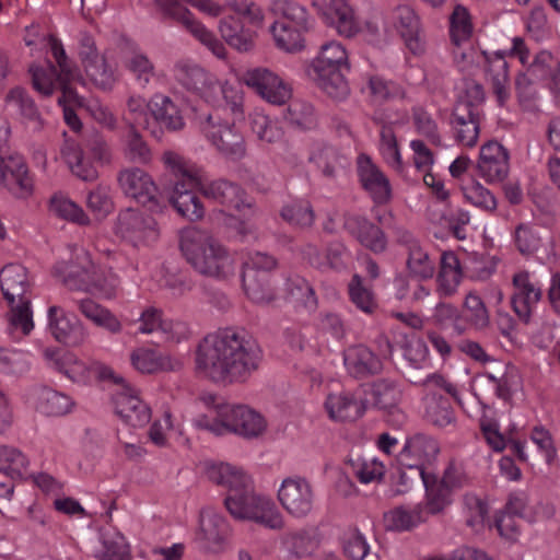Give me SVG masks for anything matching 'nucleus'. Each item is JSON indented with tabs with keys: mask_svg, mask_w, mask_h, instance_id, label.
<instances>
[{
	"mask_svg": "<svg viewBox=\"0 0 560 560\" xmlns=\"http://www.w3.org/2000/svg\"><path fill=\"white\" fill-rule=\"evenodd\" d=\"M261 358L258 345L244 332L225 329L202 339L196 366L212 381L231 384L246 381L258 369Z\"/></svg>",
	"mask_w": 560,
	"mask_h": 560,
	"instance_id": "nucleus-1",
	"label": "nucleus"
},
{
	"mask_svg": "<svg viewBox=\"0 0 560 560\" xmlns=\"http://www.w3.org/2000/svg\"><path fill=\"white\" fill-rule=\"evenodd\" d=\"M205 475L226 490L224 506L233 518L271 530L284 528L283 514L270 498L255 491L250 476L243 468L228 463H206Z\"/></svg>",
	"mask_w": 560,
	"mask_h": 560,
	"instance_id": "nucleus-2",
	"label": "nucleus"
},
{
	"mask_svg": "<svg viewBox=\"0 0 560 560\" xmlns=\"http://www.w3.org/2000/svg\"><path fill=\"white\" fill-rule=\"evenodd\" d=\"M179 246L187 262L201 276L221 280L235 271L233 256L207 231L185 230Z\"/></svg>",
	"mask_w": 560,
	"mask_h": 560,
	"instance_id": "nucleus-3",
	"label": "nucleus"
},
{
	"mask_svg": "<svg viewBox=\"0 0 560 560\" xmlns=\"http://www.w3.org/2000/svg\"><path fill=\"white\" fill-rule=\"evenodd\" d=\"M192 424L214 435L235 434L245 440L262 436L268 428L266 418L247 405L222 402L213 406L207 413L199 415Z\"/></svg>",
	"mask_w": 560,
	"mask_h": 560,
	"instance_id": "nucleus-4",
	"label": "nucleus"
},
{
	"mask_svg": "<svg viewBox=\"0 0 560 560\" xmlns=\"http://www.w3.org/2000/svg\"><path fill=\"white\" fill-rule=\"evenodd\" d=\"M165 167L177 178L168 200L176 212L190 221L199 220L205 209L195 190L201 191L203 171L194 162L175 151H165L162 155Z\"/></svg>",
	"mask_w": 560,
	"mask_h": 560,
	"instance_id": "nucleus-5",
	"label": "nucleus"
},
{
	"mask_svg": "<svg viewBox=\"0 0 560 560\" xmlns=\"http://www.w3.org/2000/svg\"><path fill=\"white\" fill-rule=\"evenodd\" d=\"M350 70L349 54L346 47L329 40L323 44L308 67V75L328 97L343 101L350 93L346 72Z\"/></svg>",
	"mask_w": 560,
	"mask_h": 560,
	"instance_id": "nucleus-6",
	"label": "nucleus"
},
{
	"mask_svg": "<svg viewBox=\"0 0 560 560\" xmlns=\"http://www.w3.org/2000/svg\"><path fill=\"white\" fill-rule=\"evenodd\" d=\"M154 4L166 19H171L185 26L203 46L215 57L224 59L226 48L224 44L202 23L197 21L194 14L182 4L186 2L203 14L217 18L223 13V7L213 0H153Z\"/></svg>",
	"mask_w": 560,
	"mask_h": 560,
	"instance_id": "nucleus-7",
	"label": "nucleus"
},
{
	"mask_svg": "<svg viewBox=\"0 0 560 560\" xmlns=\"http://www.w3.org/2000/svg\"><path fill=\"white\" fill-rule=\"evenodd\" d=\"M9 122L0 117V189L18 199H27L34 191V179L25 159L18 152H4L10 138Z\"/></svg>",
	"mask_w": 560,
	"mask_h": 560,
	"instance_id": "nucleus-8",
	"label": "nucleus"
},
{
	"mask_svg": "<svg viewBox=\"0 0 560 560\" xmlns=\"http://www.w3.org/2000/svg\"><path fill=\"white\" fill-rule=\"evenodd\" d=\"M114 231L116 236L136 248L149 247L161 236V228L154 214L133 208L119 212Z\"/></svg>",
	"mask_w": 560,
	"mask_h": 560,
	"instance_id": "nucleus-9",
	"label": "nucleus"
},
{
	"mask_svg": "<svg viewBox=\"0 0 560 560\" xmlns=\"http://www.w3.org/2000/svg\"><path fill=\"white\" fill-rule=\"evenodd\" d=\"M198 127L215 151L230 161H240L246 156L247 147L242 131L234 125L222 121L213 115H202Z\"/></svg>",
	"mask_w": 560,
	"mask_h": 560,
	"instance_id": "nucleus-10",
	"label": "nucleus"
},
{
	"mask_svg": "<svg viewBox=\"0 0 560 560\" xmlns=\"http://www.w3.org/2000/svg\"><path fill=\"white\" fill-rule=\"evenodd\" d=\"M277 498L282 509L290 516L301 520L312 513L315 503V491L306 478L290 476L281 481Z\"/></svg>",
	"mask_w": 560,
	"mask_h": 560,
	"instance_id": "nucleus-11",
	"label": "nucleus"
},
{
	"mask_svg": "<svg viewBox=\"0 0 560 560\" xmlns=\"http://www.w3.org/2000/svg\"><path fill=\"white\" fill-rule=\"evenodd\" d=\"M96 269L90 253L82 247L73 246L71 259L58 262L54 272L70 290L90 292Z\"/></svg>",
	"mask_w": 560,
	"mask_h": 560,
	"instance_id": "nucleus-12",
	"label": "nucleus"
},
{
	"mask_svg": "<svg viewBox=\"0 0 560 560\" xmlns=\"http://www.w3.org/2000/svg\"><path fill=\"white\" fill-rule=\"evenodd\" d=\"M243 82L259 97L272 105H283L292 96V88L279 74L268 68L248 69Z\"/></svg>",
	"mask_w": 560,
	"mask_h": 560,
	"instance_id": "nucleus-13",
	"label": "nucleus"
},
{
	"mask_svg": "<svg viewBox=\"0 0 560 560\" xmlns=\"http://www.w3.org/2000/svg\"><path fill=\"white\" fill-rule=\"evenodd\" d=\"M114 383L119 386L114 394L116 413L131 427L145 425L151 419V409L140 397L139 390L122 377Z\"/></svg>",
	"mask_w": 560,
	"mask_h": 560,
	"instance_id": "nucleus-14",
	"label": "nucleus"
},
{
	"mask_svg": "<svg viewBox=\"0 0 560 560\" xmlns=\"http://www.w3.org/2000/svg\"><path fill=\"white\" fill-rule=\"evenodd\" d=\"M513 294L511 304L518 318L528 323L542 296L540 282L528 271H520L513 276Z\"/></svg>",
	"mask_w": 560,
	"mask_h": 560,
	"instance_id": "nucleus-15",
	"label": "nucleus"
},
{
	"mask_svg": "<svg viewBox=\"0 0 560 560\" xmlns=\"http://www.w3.org/2000/svg\"><path fill=\"white\" fill-rule=\"evenodd\" d=\"M140 334H158L165 341L180 342L189 335L186 323L165 318L163 312L155 307H147L138 319Z\"/></svg>",
	"mask_w": 560,
	"mask_h": 560,
	"instance_id": "nucleus-16",
	"label": "nucleus"
},
{
	"mask_svg": "<svg viewBox=\"0 0 560 560\" xmlns=\"http://www.w3.org/2000/svg\"><path fill=\"white\" fill-rule=\"evenodd\" d=\"M439 452V444L432 436L416 433L407 438L400 453V460L417 477H420V471H425L424 466L435 460Z\"/></svg>",
	"mask_w": 560,
	"mask_h": 560,
	"instance_id": "nucleus-17",
	"label": "nucleus"
},
{
	"mask_svg": "<svg viewBox=\"0 0 560 560\" xmlns=\"http://www.w3.org/2000/svg\"><path fill=\"white\" fill-rule=\"evenodd\" d=\"M79 56L89 79L101 89H110L115 83V73L106 58L98 54L92 37L81 39Z\"/></svg>",
	"mask_w": 560,
	"mask_h": 560,
	"instance_id": "nucleus-18",
	"label": "nucleus"
},
{
	"mask_svg": "<svg viewBox=\"0 0 560 560\" xmlns=\"http://www.w3.org/2000/svg\"><path fill=\"white\" fill-rule=\"evenodd\" d=\"M452 129L456 141L468 148L477 144L480 133V113L472 102L459 101L452 114Z\"/></svg>",
	"mask_w": 560,
	"mask_h": 560,
	"instance_id": "nucleus-19",
	"label": "nucleus"
},
{
	"mask_svg": "<svg viewBox=\"0 0 560 560\" xmlns=\"http://www.w3.org/2000/svg\"><path fill=\"white\" fill-rule=\"evenodd\" d=\"M55 369L74 383H86L91 374L102 381H121V376L116 375L112 368L102 363L88 366L70 352L63 353L55 361Z\"/></svg>",
	"mask_w": 560,
	"mask_h": 560,
	"instance_id": "nucleus-20",
	"label": "nucleus"
},
{
	"mask_svg": "<svg viewBox=\"0 0 560 560\" xmlns=\"http://www.w3.org/2000/svg\"><path fill=\"white\" fill-rule=\"evenodd\" d=\"M509 153L497 141L485 143L477 162L478 175L489 184L503 182L509 174Z\"/></svg>",
	"mask_w": 560,
	"mask_h": 560,
	"instance_id": "nucleus-21",
	"label": "nucleus"
},
{
	"mask_svg": "<svg viewBox=\"0 0 560 560\" xmlns=\"http://www.w3.org/2000/svg\"><path fill=\"white\" fill-rule=\"evenodd\" d=\"M313 7L339 35L352 37L359 32L354 12L346 0H313Z\"/></svg>",
	"mask_w": 560,
	"mask_h": 560,
	"instance_id": "nucleus-22",
	"label": "nucleus"
},
{
	"mask_svg": "<svg viewBox=\"0 0 560 560\" xmlns=\"http://www.w3.org/2000/svg\"><path fill=\"white\" fill-rule=\"evenodd\" d=\"M228 533L229 524L218 510L211 506L201 510L197 538L205 549L212 552L220 551Z\"/></svg>",
	"mask_w": 560,
	"mask_h": 560,
	"instance_id": "nucleus-23",
	"label": "nucleus"
},
{
	"mask_svg": "<svg viewBox=\"0 0 560 560\" xmlns=\"http://www.w3.org/2000/svg\"><path fill=\"white\" fill-rule=\"evenodd\" d=\"M28 401L38 412L49 417L65 416L74 407L69 395L48 386L34 387L28 394Z\"/></svg>",
	"mask_w": 560,
	"mask_h": 560,
	"instance_id": "nucleus-24",
	"label": "nucleus"
},
{
	"mask_svg": "<svg viewBox=\"0 0 560 560\" xmlns=\"http://www.w3.org/2000/svg\"><path fill=\"white\" fill-rule=\"evenodd\" d=\"M358 175L374 202L385 203L390 199L392 188L388 178L368 155L362 154L358 158Z\"/></svg>",
	"mask_w": 560,
	"mask_h": 560,
	"instance_id": "nucleus-25",
	"label": "nucleus"
},
{
	"mask_svg": "<svg viewBox=\"0 0 560 560\" xmlns=\"http://www.w3.org/2000/svg\"><path fill=\"white\" fill-rule=\"evenodd\" d=\"M394 25L402 37L406 47L413 55L424 52V40L421 36L420 19L409 5H398L393 11Z\"/></svg>",
	"mask_w": 560,
	"mask_h": 560,
	"instance_id": "nucleus-26",
	"label": "nucleus"
},
{
	"mask_svg": "<svg viewBox=\"0 0 560 560\" xmlns=\"http://www.w3.org/2000/svg\"><path fill=\"white\" fill-rule=\"evenodd\" d=\"M118 182L125 195L139 203L154 202L158 188L152 177L143 170L138 167L124 170L119 173Z\"/></svg>",
	"mask_w": 560,
	"mask_h": 560,
	"instance_id": "nucleus-27",
	"label": "nucleus"
},
{
	"mask_svg": "<svg viewBox=\"0 0 560 560\" xmlns=\"http://www.w3.org/2000/svg\"><path fill=\"white\" fill-rule=\"evenodd\" d=\"M483 59L486 60V80L490 84L498 104L503 106L511 96V81L505 55L498 51L485 55Z\"/></svg>",
	"mask_w": 560,
	"mask_h": 560,
	"instance_id": "nucleus-28",
	"label": "nucleus"
},
{
	"mask_svg": "<svg viewBox=\"0 0 560 560\" xmlns=\"http://www.w3.org/2000/svg\"><path fill=\"white\" fill-rule=\"evenodd\" d=\"M201 192L205 197L242 212L247 210L254 213L252 201L245 197L243 189L231 182L219 179L205 185L202 183Z\"/></svg>",
	"mask_w": 560,
	"mask_h": 560,
	"instance_id": "nucleus-29",
	"label": "nucleus"
},
{
	"mask_svg": "<svg viewBox=\"0 0 560 560\" xmlns=\"http://www.w3.org/2000/svg\"><path fill=\"white\" fill-rule=\"evenodd\" d=\"M177 78L184 88L198 94L206 102L219 103V81L202 68L198 66L182 68Z\"/></svg>",
	"mask_w": 560,
	"mask_h": 560,
	"instance_id": "nucleus-30",
	"label": "nucleus"
},
{
	"mask_svg": "<svg viewBox=\"0 0 560 560\" xmlns=\"http://www.w3.org/2000/svg\"><path fill=\"white\" fill-rule=\"evenodd\" d=\"M148 109L150 118L161 129L177 131L185 126L179 106L166 95L154 94L148 103Z\"/></svg>",
	"mask_w": 560,
	"mask_h": 560,
	"instance_id": "nucleus-31",
	"label": "nucleus"
},
{
	"mask_svg": "<svg viewBox=\"0 0 560 560\" xmlns=\"http://www.w3.org/2000/svg\"><path fill=\"white\" fill-rule=\"evenodd\" d=\"M48 328L56 340L68 346H77L84 339V331L80 323L70 318L59 306L48 308Z\"/></svg>",
	"mask_w": 560,
	"mask_h": 560,
	"instance_id": "nucleus-32",
	"label": "nucleus"
},
{
	"mask_svg": "<svg viewBox=\"0 0 560 560\" xmlns=\"http://www.w3.org/2000/svg\"><path fill=\"white\" fill-rule=\"evenodd\" d=\"M7 108L19 114L23 124L33 131H40L44 127V119L31 95L20 86L11 89L5 97Z\"/></svg>",
	"mask_w": 560,
	"mask_h": 560,
	"instance_id": "nucleus-33",
	"label": "nucleus"
},
{
	"mask_svg": "<svg viewBox=\"0 0 560 560\" xmlns=\"http://www.w3.org/2000/svg\"><path fill=\"white\" fill-rule=\"evenodd\" d=\"M345 228L372 252L381 253L386 248V237L383 231L365 218L358 214H348L345 218Z\"/></svg>",
	"mask_w": 560,
	"mask_h": 560,
	"instance_id": "nucleus-34",
	"label": "nucleus"
},
{
	"mask_svg": "<svg viewBox=\"0 0 560 560\" xmlns=\"http://www.w3.org/2000/svg\"><path fill=\"white\" fill-rule=\"evenodd\" d=\"M0 288L7 303L31 298L26 269L19 264H9L2 268Z\"/></svg>",
	"mask_w": 560,
	"mask_h": 560,
	"instance_id": "nucleus-35",
	"label": "nucleus"
},
{
	"mask_svg": "<svg viewBox=\"0 0 560 560\" xmlns=\"http://www.w3.org/2000/svg\"><path fill=\"white\" fill-rule=\"evenodd\" d=\"M343 363L348 373L355 378H363L382 371L381 360L366 347L353 346L343 354Z\"/></svg>",
	"mask_w": 560,
	"mask_h": 560,
	"instance_id": "nucleus-36",
	"label": "nucleus"
},
{
	"mask_svg": "<svg viewBox=\"0 0 560 560\" xmlns=\"http://www.w3.org/2000/svg\"><path fill=\"white\" fill-rule=\"evenodd\" d=\"M384 526L389 532H410L428 521L422 503L399 505L384 513Z\"/></svg>",
	"mask_w": 560,
	"mask_h": 560,
	"instance_id": "nucleus-37",
	"label": "nucleus"
},
{
	"mask_svg": "<svg viewBox=\"0 0 560 560\" xmlns=\"http://www.w3.org/2000/svg\"><path fill=\"white\" fill-rule=\"evenodd\" d=\"M130 363L133 369L144 374L175 371L180 368L178 360L145 347H139L131 351Z\"/></svg>",
	"mask_w": 560,
	"mask_h": 560,
	"instance_id": "nucleus-38",
	"label": "nucleus"
},
{
	"mask_svg": "<svg viewBox=\"0 0 560 560\" xmlns=\"http://www.w3.org/2000/svg\"><path fill=\"white\" fill-rule=\"evenodd\" d=\"M418 478L425 489L424 502L421 503L427 517L444 512L453 503L454 493L443 486L435 476L427 471H420Z\"/></svg>",
	"mask_w": 560,
	"mask_h": 560,
	"instance_id": "nucleus-39",
	"label": "nucleus"
},
{
	"mask_svg": "<svg viewBox=\"0 0 560 560\" xmlns=\"http://www.w3.org/2000/svg\"><path fill=\"white\" fill-rule=\"evenodd\" d=\"M218 30L224 42L240 52H247L254 48L256 33L244 25L234 16L220 20Z\"/></svg>",
	"mask_w": 560,
	"mask_h": 560,
	"instance_id": "nucleus-40",
	"label": "nucleus"
},
{
	"mask_svg": "<svg viewBox=\"0 0 560 560\" xmlns=\"http://www.w3.org/2000/svg\"><path fill=\"white\" fill-rule=\"evenodd\" d=\"M325 409L330 419L335 421L355 420L360 418L365 406L350 393L329 394L325 401Z\"/></svg>",
	"mask_w": 560,
	"mask_h": 560,
	"instance_id": "nucleus-41",
	"label": "nucleus"
},
{
	"mask_svg": "<svg viewBox=\"0 0 560 560\" xmlns=\"http://www.w3.org/2000/svg\"><path fill=\"white\" fill-rule=\"evenodd\" d=\"M463 279L459 260L453 252H445L441 256L440 270L436 277L438 293L442 296H452Z\"/></svg>",
	"mask_w": 560,
	"mask_h": 560,
	"instance_id": "nucleus-42",
	"label": "nucleus"
},
{
	"mask_svg": "<svg viewBox=\"0 0 560 560\" xmlns=\"http://www.w3.org/2000/svg\"><path fill=\"white\" fill-rule=\"evenodd\" d=\"M311 25L298 27L288 22H275L271 25V34L278 48L287 52H298L305 47L304 34Z\"/></svg>",
	"mask_w": 560,
	"mask_h": 560,
	"instance_id": "nucleus-43",
	"label": "nucleus"
},
{
	"mask_svg": "<svg viewBox=\"0 0 560 560\" xmlns=\"http://www.w3.org/2000/svg\"><path fill=\"white\" fill-rule=\"evenodd\" d=\"M460 316L475 330L483 331L490 326V312L476 291H469L465 295Z\"/></svg>",
	"mask_w": 560,
	"mask_h": 560,
	"instance_id": "nucleus-44",
	"label": "nucleus"
},
{
	"mask_svg": "<svg viewBox=\"0 0 560 560\" xmlns=\"http://www.w3.org/2000/svg\"><path fill=\"white\" fill-rule=\"evenodd\" d=\"M122 65L141 88H147L156 74L153 61L139 48L127 51Z\"/></svg>",
	"mask_w": 560,
	"mask_h": 560,
	"instance_id": "nucleus-45",
	"label": "nucleus"
},
{
	"mask_svg": "<svg viewBox=\"0 0 560 560\" xmlns=\"http://www.w3.org/2000/svg\"><path fill=\"white\" fill-rule=\"evenodd\" d=\"M61 154L70 172L75 177L84 182H93L97 178L98 173L96 168L85 159L83 150L78 143L67 141L61 150Z\"/></svg>",
	"mask_w": 560,
	"mask_h": 560,
	"instance_id": "nucleus-46",
	"label": "nucleus"
},
{
	"mask_svg": "<svg viewBox=\"0 0 560 560\" xmlns=\"http://www.w3.org/2000/svg\"><path fill=\"white\" fill-rule=\"evenodd\" d=\"M77 304L81 314L96 326L112 334H119L122 330V324L117 316L94 300L82 299Z\"/></svg>",
	"mask_w": 560,
	"mask_h": 560,
	"instance_id": "nucleus-47",
	"label": "nucleus"
},
{
	"mask_svg": "<svg viewBox=\"0 0 560 560\" xmlns=\"http://www.w3.org/2000/svg\"><path fill=\"white\" fill-rule=\"evenodd\" d=\"M8 330L15 337L27 336L34 328L31 298L8 303Z\"/></svg>",
	"mask_w": 560,
	"mask_h": 560,
	"instance_id": "nucleus-48",
	"label": "nucleus"
},
{
	"mask_svg": "<svg viewBox=\"0 0 560 560\" xmlns=\"http://www.w3.org/2000/svg\"><path fill=\"white\" fill-rule=\"evenodd\" d=\"M49 46L59 68V82L61 84V91H63V98L70 97L73 101H78L77 92L69 85L79 78L78 70L68 59L62 44L57 38L50 37Z\"/></svg>",
	"mask_w": 560,
	"mask_h": 560,
	"instance_id": "nucleus-49",
	"label": "nucleus"
},
{
	"mask_svg": "<svg viewBox=\"0 0 560 560\" xmlns=\"http://www.w3.org/2000/svg\"><path fill=\"white\" fill-rule=\"evenodd\" d=\"M243 287L247 296L256 304L268 305L276 299V292L268 273L256 275L253 270L243 271Z\"/></svg>",
	"mask_w": 560,
	"mask_h": 560,
	"instance_id": "nucleus-50",
	"label": "nucleus"
},
{
	"mask_svg": "<svg viewBox=\"0 0 560 560\" xmlns=\"http://www.w3.org/2000/svg\"><path fill=\"white\" fill-rule=\"evenodd\" d=\"M450 38L455 47L469 42L474 33V23L469 10L463 4L454 7L448 19Z\"/></svg>",
	"mask_w": 560,
	"mask_h": 560,
	"instance_id": "nucleus-51",
	"label": "nucleus"
},
{
	"mask_svg": "<svg viewBox=\"0 0 560 560\" xmlns=\"http://www.w3.org/2000/svg\"><path fill=\"white\" fill-rule=\"evenodd\" d=\"M310 161L316 164L324 176L329 178L335 177L347 162L335 148L323 143L313 147Z\"/></svg>",
	"mask_w": 560,
	"mask_h": 560,
	"instance_id": "nucleus-52",
	"label": "nucleus"
},
{
	"mask_svg": "<svg viewBox=\"0 0 560 560\" xmlns=\"http://www.w3.org/2000/svg\"><path fill=\"white\" fill-rule=\"evenodd\" d=\"M409 276L417 280H428L434 275V262L429 254L415 240L408 243V257L406 261Z\"/></svg>",
	"mask_w": 560,
	"mask_h": 560,
	"instance_id": "nucleus-53",
	"label": "nucleus"
},
{
	"mask_svg": "<svg viewBox=\"0 0 560 560\" xmlns=\"http://www.w3.org/2000/svg\"><path fill=\"white\" fill-rule=\"evenodd\" d=\"M122 154L126 160L137 164H148L152 160L151 149L133 124L122 140Z\"/></svg>",
	"mask_w": 560,
	"mask_h": 560,
	"instance_id": "nucleus-54",
	"label": "nucleus"
},
{
	"mask_svg": "<svg viewBox=\"0 0 560 560\" xmlns=\"http://www.w3.org/2000/svg\"><path fill=\"white\" fill-rule=\"evenodd\" d=\"M424 416L429 422L444 428L454 421V411L447 399L436 394H427L424 397Z\"/></svg>",
	"mask_w": 560,
	"mask_h": 560,
	"instance_id": "nucleus-55",
	"label": "nucleus"
},
{
	"mask_svg": "<svg viewBox=\"0 0 560 560\" xmlns=\"http://www.w3.org/2000/svg\"><path fill=\"white\" fill-rule=\"evenodd\" d=\"M371 395L375 406L381 409H392L400 402L402 390L396 381L381 378L371 385Z\"/></svg>",
	"mask_w": 560,
	"mask_h": 560,
	"instance_id": "nucleus-56",
	"label": "nucleus"
},
{
	"mask_svg": "<svg viewBox=\"0 0 560 560\" xmlns=\"http://www.w3.org/2000/svg\"><path fill=\"white\" fill-rule=\"evenodd\" d=\"M249 124L253 133L261 142L275 143L283 136V131L278 121L261 110H255L249 116Z\"/></svg>",
	"mask_w": 560,
	"mask_h": 560,
	"instance_id": "nucleus-57",
	"label": "nucleus"
},
{
	"mask_svg": "<svg viewBox=\"0 0 560 560\" xmlns=\"http://www.w3.org/2000/svg\"><path fill=\"white\" fill-rule=\"evenodd\" d=\"M270 10L280 18L277 22H288L298 27L311 25L306 9L292 0H272Z\"/></svg>",
	"mask_w": 560,
	"mask_h": 560,
	"instance_id": "nucleus-58",
	"label": "nucleus"
},
{
	"mask_svg": "<svg viewBox=\"0 0 560 560\" xmlns=\"http://www.w3.org/2000/svg\"><path fill=\"white\" fill-rule=\"evenodd\" d=\"M28 468V459L19 448L0 446V471L12 478H22Z\"/></svg>",
	"mask_w": 560,
	"mask_h": 560,
	"instance_id": "nucleus-59",
	"label": "nucleus"
},
{
	"mask_svg": "<svg viewBox=\"0 0 560 560\" xmlns=\"http://www.w3.org/2000/svg\"><path fill=\"white\" fill-rule=\"evenodd\" d=\"M285 119L301 129H313L317 125V115L314 106L304 100H293L285 114Z\"/></svg>",
	"mask_w": 560,
	"mask_h": 560,
	"instance_id": "nucleus-60",
	"label": "nucleus"
},
{
	"mask_svg": "<svg viewBox=\"0 0 560 560\" xmlns=\"http://www.w3.org/2000/svg\"><path fill=\"white\" fill-rule=\"evenodd\" d=\"M350 301L358 310L365 314H373L377 308V303L373 292L363 284L360 276L354 275L348 284Z\"/></svg>",
	"mask_w": 560,
	"mask_h": 560,
	"instance_id": "nucleus-61",
	"label": "nucleus"
},
{
	"mask_svg": "<svg viewBox=\"0 0 560 560\" xmlns=\"http://www.w3.org/2000/svg\"><path fill=\"white\" fill-rule=\"evenodd\" d=\"M280 215L289 224L300 228H308L315 220L313 208L305 200H296L285 205Z\"/></svg>",
	"mask_w": 560,
	"mask_h": 560,
	"instance_id": "nucleus-62",
	"label": "nucleus"
},
{
	"mask_svg": "<svg viewBox=\"0 0 560 560\" xmlns=\"http://www.w3.org/2000/svg\"><path fill=\"white\" fill-rule=\"evenodd\" d=\"M465 200L487 212H493L497 209V199L492 192L482 186L479 182L472 180L471 183L462 187Z\"/></svg>",
	"mask_w": 560,
	"mask_h": 560,
	"instance_id": "nucleus-63",
	"label": "nucleus"
},
{
	"mask_svg": "<svg viewBox=\"0 0 560 560\" xmlns=\"http://www.w3.org/2000/svg\"><path fill=\"white\" fill-rule=\"evenodd\" d=\"M343 553L350 560H375L370 559V545L363 534L357 529H349L342 538Z\"/></svg>",
	"mask_w": 560,
	"mask_h": 560,
	"instance_id": "nucleus-64",
	"label": "nucleus"
}]
</instances>
